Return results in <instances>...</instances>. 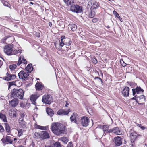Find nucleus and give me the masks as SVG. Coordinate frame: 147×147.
I'll return each mask as SVG.
<instances>
[{"label": "nucleus", "instance_id": "52", "mask_svg": "<svg viewBox=\"0 0 147 147\" xmlns=\"http://www.w3.org/2000/svg\"><path fill=\"white\" fill-rule=\"evenodd\" d=\"M9 37H10V36H5L4 37L3 39H2V40H3L4 41H5V40H6L8 38H9Z\"/></svg>", "mask_w": 147, "mask_h": 147}, {"label": "nucleus", "instance_id": "33", "mask_svg": "<svg viewBox=\"0 0 147 147\" xmlns=\"http://www.w3.org/2000/svg\"><path fill=\"white\" fill-rule=\"evenodd\" d=\"M17 130L18 131V136L19 137H20L23 134V132L24 130L18 128L17 129Z\"/></svg>", "mask_w": 147, "mask_h": 147}, {"label": "nucleus", "instance_id": "53", "mask_svg": "<svg viewBox=\"0 0 147 147\" xmlns=\"http://www.w3.org/2000/svg\"><path fill=\"white\" fill-rule=\"evenodd\" d=\"M67 147H73L72 143L70 142L67 145Z\"/></svg>", "mask_w": 147, "mask_h": 147}, {"label": "nucleus", "instance_id": "5", "mask_svg": "<svg viewBox=\"0 0 147 147\" xmlns=\"http://www.w3.org/2000/svg\"><path fill=\"white\" fill-rule=\"evenodd\" d=\"M82 7L77 5H75L71 6L70 9L73 12L76 13H80L82 11Z\"/></svg>", "mask_w": 147, "mask_h": 147}, {"label": "nucleus", "instance_id": "25", "mask_svg": "<svg viewBox=\"0 0 147 147\" xmlns=\"http://www.w3.org/2000/svg\"><path fill=\"white\" fill-rule=\"evenodd\" d=\"M25 69L26 70V71H27L28 73H30L33 69L32 65L31 64H28L26 67Z\"/></svg>", "mask_w": 147, "mask_h": 147}, {"label": "nucleus", "instance_id": "36", "mask_svg": "<svg viewBox=\"0 0 147 147\" xmlns=\"http://www.w3.org/2000/svg\"><path fill=\"white\" fill-rule=\"evenodd\" d=\"M34 137L35 138H40V132H35Z\"/></svg>", "mask_w": 147, "mask_h": 147}, {"label": "nucleus", "instance_id": "44", "mask_svg": "<svg viewBox=\"0 0 147 147\" xmlns=\"http://www.w3.org/2000/svg\"><path fill=\"white\" fill-rule=\"evenodd\" d=\"M136 125L137 126L140 127L142 129V130H144L146 129V127H145L142 126L141 124L137 123Z\"/></svg>", "mask_w": 147, "mask_h": 147}, {"label": "nucleus", "instance_id": "39", "mask_svg": "<svg viewBox=\"0 0 147 147\" xmlns=\"http://www.w3.org/2000/svg\"><path fill=\"white\" fill-rule=\"evenodd\" d=\"M64 45H65V44L64 43L63 41H61V42H60L59 45H57V44H55V46L56 48H57L58 45H59V47L60 46L61 48V47L63 46Z\"/></svg>", "mask_w": 147, "mask_h": 147}, {"label": "nucleus", "instance_id": "46", "mask_svg": "<svg viewBox=\"0 0 147 147\" xmlns=\"http://www.w3.org/2000/svg\"><path fill=\"white\" fill-rule=\"evenodd\" d=\"M21 59L22 57H20L19 58L18 61L17 63V65L18 66L20 65L22 63Z\"/></svg>", "mask_w": 147, "mask_h": 147}, {"label": "nucleus", "instance_id": "13", "mask_svg": "<svg viewBox=\"0 0 147 147\" xmlns=\"http://www.w3.org/2000/svg\"><path fill=\"white\" fill-rule=\"evenodd\" d=\"M70 119L72 122H73L76 124H78V116L76 113H74L72 115H71Z\"/></svg>", "mask_w": 147, "mask_h": 147}, {"label": "nucleus", "instance_id": "34", "mask_svg": "<svg viewBox=\"0 0 147 147\" xmlns=\"http://www.w3.org/2000/svg\"><path fill=\"white\" fill-rule=\"evenodd\" d=\"M21 50L20 49H18V50H13V49L12 53V55H15L16 54L18 53H21Z\"/></svg>", "mask_w": 147, "mask_h": 147}, {"label": "nucleus", "instance_id": "18", "mask_svg": "<svg viewBox=\"0 0 147 147\" xmlns=\"http://www.w3.org/2000/svg\"><path fill=\"white\" fill-rule=\"evenodd\" d=\"M109 126L108 125H100V128L102 129L104 132L106 133H110L112 132L111 129H109Z\"/></svg>", "mask_w": 147, "mask_h": 147}, {"label": "nucleus", "instance_id": "31", "mask_svg": "<svg viewBox=\"0 0 147 147\" xmlns=\"http://www.w3.org/2000/svg\"><path fill=\"white\" fill-rule=\"evenodd\" d=\"M9 115L12 117H16V112L13 110H11L9 112Z\"/></svg>", "mask_w": 147, "mask_h": 147}, {"label": "nucleus", "instance_id": "24", "mask_svg": "<svg viewBox=\"0 0 147 147\" xmlns=\"http://www.w3.org/2000/svg\"><path fill=\"white\" fill-rule=\"evenodd\" d=\"M112 132H113L114 133L117 135H120L122 134V132L117 127H115L113 129H111Z\"/></svg>", "mask_w": 147, "mask_h": 147}, {"label": "nucleus", "instance_id": "61", "mask_svg": "<svg viewBox=\"0 0 147 147\" xmlns=\"http://www.w3.org/2000/svg\"><path fill=\"white\" fill-rule=\"evenodd\" d=\"M36 36H37V37H38L40 36V34H37V35H36Z\"/></svg>", "mask_w": 147, "mask_h": 147}, {"label": "nucleus", "instance_id": "1", "mask_svg": "<svg viewBox=\"0 0 147 147\" xmlns=\"http://www.w3.org/2000/svg\"><path fill=\"white\" fill-rule=\"evenodd\" d=\"M52 132L57 135H59L64 132V127L63 125L58 123H53L51 126Z\"/></svg>", "mask_w": 147, "mask_h": 147}, {"label": "nucleus", "instance_id": "2", "mask_svg": "<svg viewBox=\"0 0 147 147\" xmlns=\"http://www.w3.org/2000/svg\"><path fill=\"white\" fill-rule=\"evenodd\" d=\"M24 91L22 89H14L11 92V97H17L22 99L24 96Z\"/></svg>", "mask_w": 147, "mask_h": 147}, {"label": "nucleus", "instance_id": "28", "mask_svg": "<svg viewBox=\"0 0 147 147\" xmlns=\"http://www.w3.org/2000/svg\"><path fill=\"white\" fill-rule=\"evenodd\" d=\"M65 3H67L68 6L70 7L73 6L74 1L73 0H63Z\"/></svg>", "mask_w": 147, "mask_h": 147}, {"label": "nucleus", "instance_id": "58", "mask_svg": "<svg viewBox=\"0 0 147 147\" xmlns=\"http://www.w3.org/2000/svg\"><path fill=\"white\" fill-rule=\"evenodd\" d=\"M20 105V106L21 107H24V106L23 105V103H21Z\"/></svg>", "mask_w": 147, "mask_h": 147}, {"label": "nucleus", "instance_id": "14", "mask_svg": "<svg viewBox=\"0 0 147 147\" xmlns=\"http://www.w3.org/2000/svg\"><path fill=\"white\" fill-rule=\"evenodd\" d=\"M99 6V3L98 2L94 1L92 3V16L95 15V13L96 12V9H97Z\"/></svg>", "mask_w": 147, "mask_h": 147}, {"label": "nucleus", "instance_id": "30", "mask_svg": "<svg viewBox=\"0 0 147 147\" xmlns=\"http://www.w3.org/2000/svg\"><path fill=\"white\" fill-rule=\"evenodd\" d=\"M5 126L6 131L8 134H10L11 133V129L8 123H5Z\"/></svg>", "mask_w": 147, "mask_h": 147}, {"label": "nucleus", "instance_id": "54", "mask_svg": "<svg viewBox=\"0 0 147 147\" xmlns=\"http://www.w3.org/2000/svg\"><path fill=\"white\" fill-rule=\"evenodd\" d=\"M98 20L96 18H94L92 19V22H97Z\"/></svg>", "mask_w": 147, "mask_h": 147}, {"label": "nucleus", "instance_id": "26", "mask_svg": "<svg viewBox=\"0 0 147 147\" xmlns=\"http://www.w3.org/2000/svg\"><path fill=\"white\" fill-rule=\"evenodd\" d=\"M64 43L65 45L67 46H69L71 45L72 42L70 39L66 38L63 40Z\"/></svg>", "mask_w": 147, "mask_h": 147}, {"label": "nucleus", "instance_id": "49", "mask_svg": "<svg viewBox=\"0 0 147 147\" xmlns=\"http://www.w3.org/2000/svg\"><path fill=\"white\" fill-rule=\"evenodd\" d=\"M25 116V114L23 113H21L20 115V117L19 119H24V117Z\"/></svg>", "mask_w": 147, "mask_h": 147}, {"label": "nucleus", "instance_id": "32", "mask_svg": "<svg viewBox=\"0 0 147 147\" xmlns=\"http://www.w3.org/2000/svg\"><path fill=\"white\" fill-rule=\"evenodd\" d=\"M70 27L71 30L74 31H75L77 28V26L74 24H72L70 25Z\"/></svg>", "mask_w": 147, "mask_h": 147}, {"label": "nucleus", "instance_id": "10", "mask_svg": "<svg viewBox=\"0 0 147 147\" xmlns=\"http://www.w3.org/2000/svg\"><path fill=\"white\" fill-rule=\"evenodd\" d=\"M133 92V95L134 96L136 95V93L137 94L141 93L143 92L144 90L142 89L140 87H137L136 89H132Z\"/></svg>", "mask_w": 147, "mask_h": 147}, {"label": "nucleus", "instance_id": "3", "mask_svg": "<svg viewBox=\"0 0 147 147\" xmlns=\"http://www.w3.org/2000/svg\"><path fill=\"white\" fill-rule=\"evenodd\" d=\"M42 100L43 103L46 104H50L53 101L52 96L48 94L44 95Z\"/></svg>", "mask_w": 147, "mask_h": 147}, {"label": "nucleus", "instance_id": "50", "mask_svg": "<svg viewBox=\"0 0 147 147\" xmlns=\"http://www.w3.org/2000/svg\"><path fill=\"white\" fill-rule=\"evenodd\" d=\"M94 79L95 80H98L99 82H102V80L101 79V78H100L98 77H95Z\"/></svg>", "mask_w": 147, "mask_h": 147}, {"label": "nucleus", "instance_id": "56", "mask_svg": "<svg viewBox=\"0 0 147 147\" xmlns=\"http://www.w3.org/2000/svg\"><path fill=\"white\" fill-rule=\"evenodd\" d=\"M3 64V62L2 61L0 60V68L1 67V66Z\"/></svg>", "mask_w": 147, "mask_h": 147}, {"label": "nucleus", "instance_id": "20", "mask_svg": "<svg viewBox=\"0 0 147 147\" xmlns=\"http://www.w3.org/2000/svg\"><path fill=\"white\" fill-rule=\"evenodd\" d=\"M39 96L37 94L32 95L30 97V100L32 103L34 105H36V100L39 97Z\"/></svg>", "mask_w": 147, "mask_h": 147}, {"label": "nucleus", "instance_id": "60", "mask_svg": "<svg viewBox=\"0 0 147 147\" xmlns=\"http://www.w3.org/2000/svg\"><path fill=\"white\" fill-rule=\"evenodd\" d=\"M119 20L121 22H122L123 20H122V19L121 18H120V17L119 18Z\"/></svg>", "mask_w": 147, "mask_h": 147}, {"label": "nucleus", "instance_id": "7", "mask_svg": "<svg viewBox=\"0 0 147 147\" xmlns=\"http://www.w3.org/2000/svg\"><path fill=\"white\" fill-rule=\"evenodd\" d=\"M18 76L20 79L25 80L29 76L28 73L26 70H22L18 74Z\"/></svg>", "mask_w": 147, "mask_h": 147}, {"label": "nucleus", "instance_id": "43", "mask_svg": "<svg viewBox=\"0 0 147 147\" xmlns=\"http://www.w3.org/2000/svg\"><path fill=\"white\" fill-rule=\"evenodd\" d=\"M120 63L121 65L123 67H125L127 65V64L125 63L122 59L120 60Z\"/></svg>", "mask_w": 147, "mask_h": 147}, {"label": "nucleus", "instance_id": "15", "mask_svg": "<svg viewBox=\"0 0 147 147\" xmlns=\"http://www.w3.org/2000/svg\"><path fill=\"white\" fill-rule=\"evenodd\" d=\"M114 141L115 145L117 146H120L122 144L121 138L119 136L114 138Z\"/></svg>", "mask_w": 147, "mask_h": 147}, {"label": "nucleus", "instance_id": "23", "mask_svg": "<svg viewBox=\"0 0 147 147\" xmlns=\"http://www.w3.org/2000/svg\"><path fill=\"white\" fill-rule=\"evenodd\" d=\"M46 111L48 115L50 117H52L54 113V111L51 109L49 107L46 109Z\"/></svg>", "mask_w": 147, "mask_h": 147}, {"label": "nucleus", "instance_id": "12", "mask_svg": "<svg viewBox=\"0 0 147 147\" xmlns=\"http://www.w3.org/2000/svg\"><path fill=\"white\" fill-rule=\"evenodd\" d=\"M40 138L45 139L49 138V133L46 131H42L40 132Z\"/></svg>", "mask_w": 147, "mask_h": 147}, {"label": "nucleus", "instance_id": "40", "mask_svg": "<svg viewBox=\"0 0 147 147\" xmlns=\"http://www.w3.org/2000/svg\"><path fill=\"white\" fill-rule=\"evenodd\" d=\"M16 67L17 65L15 64L10 65L9 66V68L12 71L14 70L16 68Z\"/></svg>", "mask_w": 147, "mask_h": 147}, {"label": "nucleus", "instance_id": "37", "mask_svg": "<svg viewBox=\"0 0 147 147\" xmlns=\"http://www.w3.org/2000/svg\"><path fill=\"white\" fill-rule=\"evenodd\" d=\"M0 118L4 121H5L6 119V117L5 115L2 113L0 114Z\"/></svg>", "mask_w": 147, "mask_h": 147}, {"label": "nucleus", "instance_id": "29", "mask_svg": "<svg viewBox=\"0 0 147 147\" xmlns=\"http://www.w3.org/2000/svg\"><path fill=\"white\" fill-rule=\"evenodd\" d=\"M35 128L41 130H45L46 129V127L40 126L37 124H35L34 125Z\"/></svg>", "mask_w": 147, "mask_h": 147}, {"label": "nucleus", "instance_id": "59", "mask_svg": "<svg viewBox=\"0 0 147 147\" xmlns=\"http://www.w3.org/2000/svg\"><path fill=\"white\" fill-rule=\"evenodd\" d=\"M45 147H53V146H46V145H45Z\"/></svg>", "mask_w": 147, "mask_h": 147}, {"label": "nucleus", "instance_id": "57", "mask_svg": "<svg viewBox=\"0 0 147 147\" xmlns=\"http://www.w3.org/2000/svg\"><path fill=\"white\" fill-rule=\"evenodd\" d=\"M49 24L50 27H51L52 25V23L51 22H49Z\"/></svg>", "mask_w": 147, "mask_h": 147}, {"label": "nucleus", "instance_id": "62", "mask_svg": "<svg viewBox=\"0 0 147 147\" xmlns=\"http://www.w3.org/2000/svg\"><path fill=\"white\" fill-rule=\"evenodd\" d=\"M30 4H32V5H33L34 4V3L33 2H30Z\"/></svg>", "mask_w": 147, "mask_h": 147}, {"label": "nucleus", "instance_id": "42", "mask_svg": "<svg viewBox=\"0 0 147 147\" xmlns=\"http://www.w3.org/2000/svg\"><path fill=\"white\" fill-rule=\"evenodd\" d=\"M8 84V88L9 89L11 86L13 85H15V82L14 81L9 82Z\"/></svg>", "mask_w": 147, "mask_h": 147}, {"label": "nucleus", "instance_id": "45", "mask_svg": "<svg viewBox=\"0 0 147 147\" xmlns=\"http://www.w3.org/2000/svg\"><path fill=\"white\" fill-rule=\"evenodd\" d=\"M21 57H22L21 59H22V63H23L25 64H26L27 63V61L26 60V59L24 58V57H23L22 56Z\"/></svg>", "mask_w": 147, "mask_h": 147}, {"label": "nucleus", "instance_id": "17", "mask_svg": "<svg viewBox=\"0 0 147 147\" xmlns=\"http://www.w3.org/2000/svg\"><path fill=\"white\" fill-rule=\"evenodd\" d=\"M12 137L9 136H6L5 138L3 139V142L6 144H8L9 143L11 144L12 143Z\"/></svg>", "mask_w": 147, "mask_h": 147}, {"label": "nucleus", "instance_id": "38", "mask_svg": "<svg viewBox=\"0 0 147 147\" xmlns=\"http://www.w3.org/2000/svg\"><path fill=\"white\" fill-rule=\"evenodd\" d=\"M61 140L65 144H67L68 140L66 137H63L61 138Z\"/></svg>", "mask_w": 147, "mask_h": 147}, {"label": "nucleus", "instance_id": "55", "mask_svg": "<svg viewBox=\"0 0 147 147\" xmlns=\"http://www.w3.org/2000/svg\"><path fill=\"white\" fill-rule=\"evenodd\" d=\"M66 38H65V36H62L61 38V41H63L64 40H65V39H66Z\"/></svg>", "mask_w": 147, "mask_h": 147}, {"label": "nucleus", "instance_id": "4", "mask_svg": "<svg viewBox=\"0 0 147 147\" xmlns=\"http://www.w3.org/2000/svg\"><path fill=\"white\" fill-rule=\"evenodd\" d=\"M12 47L11 45H7L4 46V51L5 53L8 55H12Z\"/></svg>", "mask_w": 147, "mask_h": 147}, {"label": "nucleus", "instance_id": "22", "mask_svg": "<svg viewBox=\"0 0 147 147\" xmlns=\"http://www.w3.org/2000/svg\"><path fill=\"white\" fill-rule=\"evenodd\" d=\"M129 89L128 87H125L123 91V95L125 97L128 96L129 95Z\"/></svg>", "mask_w": 147, "mask_h": 147}, {"label": "nucleus", "instance_id": "11", "mask_svg": "<svg viewBox=\"0 0 147 147\" xmlns=\"http://www.w3.org/2000/svg\"><path fill=\"white\" fill-rule=\"evenodd\" d=\"M130 136L131 139V142H134L138 136V134L135 131L132 130L130 131Z\"/></svg>", "mask_w": 147, "mask_h": 147}, {"label": "nucleus", "instance_id": "9", "mask_svg": "<svg viewBox=\"0 0 147 147\" xmlns=\"http://www.w3.org/2000/svg\"><path fill=\"white\" fill-rule=\"evenodd\" d=\"M19 102V100L16 98L9 101L10 105L14 107H16L18 105Z\"/></svg>", "mask_w": 147, "mask_h": 147}, {"label": "nucleus", "instance_id": "41", "mask_svg": "<svg viewBox=\"0 0 147 147\" xmlns=\"http://www.w3.org/2000/svg\"><path fill=\"white\" fill-rule=\"evenodd\" d=\"M1 2L4 6H7L9 8L11 7L10 6H9V3L7 2L4 1H2Z\"/></svg>", "mask_w": 147, "mask_h": 147}, {"label": "nucleus", "instance_id": "47", "mask_svg": "<svg viewBox=\"0 0 147 147\" xmlns=\"http://www.w3.org/2000/svg\"><path fill=\"white\" fill-rule=\"evenodd\" d=\"M113 14L118 18H120L119 15L117 13V12L115 11H113Z\"/></svg>", "mask_w": 147, "mask_h": 147}, {"label": "nucleus", "instance_id": "35", "mask_svg": "<svg viewBox=\"0 0 147 147\" xmlns=\"http://www.w3.org/2000/svg\"><path fill=\"white\" fill-rule=\"evenodd\" d=\"M53 145L54 146L53 147H62V146L60 143L58 141L54 143Z\"/></svg>", "mask_w": 147, "mask_h": 147}, {"label": "nucleus", "instance_id": "16", "mask_svg": "<svg viewBox=\"0 0 147 147\" xmlns=\"http://www.w3.org/2000/svg\"><path fill=\"white\" fill-rule=\"evenodd\" d=\"M7 76L4 77V79L7 81H9L15 78L16 76L14 74H11L8 73L6 74Z\"/></svg>", "mask_w": 147, "mask_h": 147}, {"label": "nucleus", "instance_id": "8", "mask_svg": "<svg viewBox=\"0 0 147 147\" xmlns=\"http://www.w3.org/2000/svg\"><path fill=\"white\" fill-rule=\"evenodd\" d=\"M89 122V119L86 116H83L81 117V122L82 125L84 127H86L88 125Z\"/></svg>", "mask_w": 147, "mask_h": 147}, {"label": "nucleus", "instance_id": "63", "mask_svg": "<svg viewBox=\"0 0 147 147\" xmlns=\"http://www.w3.org/2000/svg\"><path fill=\"white\" fill-rule=\"evenodd\" d=\"M69 105V104H68V103H66V105H65V106L66 107H67V105Z\"/></svg>", "mask_w": 147, "mask_h": 147}, {"label": "nucleus", "instance_id": "6", "mask_svg": "<svg viewBox=\"0 0 147 147\" xmlns=\"http://www.w3.org/2000/svg\"><path fill=\"white\" fill-rule=\"evenodd\" d=\"M132 98V99L135 100L138 103L141 104L144 102L145 100V98L144 95H141L139 96L137 95Z\"/></svg>", "mask_w": 147, "mask_h": 147}, {"label": "nucleus", "instance_id": "48", "mask_svg": "<svg viewBox=\"0 0 147 147\" xmlns=\"http://www.w3.org/2000/svg\"><path fill=\"white\" fill-rule=\"evenodd\" d=\"M5 130L4 127L1 125H0V133H2L4 132Z\"/></svg>", "mask_w": 147, "mask_h": 147}, {"label": "nucleus", "instance_id": "19", "mask_svg": "<svg viewBox=\"0 0 147 147\" xmlns=\"http://www.w3.org/2000/svg\"><path fill=\"white\" fill-rule=\"evenodd\" d=\"M18 123L20 127L24 128L26 127L27 126V123L24 121V119L18 120Z\"/></svg>", "mask_w": 147, "mask_h": 147}, {"label": "nucleus", "instance_id": "51", "mask_svg": "<svg viewBox=\"0 0 147 147\" xmlns=\"http://www.w3.org/2000/svg\"><path fill=\"white\" fill-rule=\"evenodd\" d=\"M97 62V61L96 59L95 58H92V63H96Z\"/></svg>", "mask_w": 147, "mask_h": 147}, {"label": "nucleus", "instance_id": "21", "mask_svg": "<svg viewBox=\"0 0 147 147\" xmlns=\"http://www.w3.org/2000/svg\"><path fill=\"white\" fill-rule=\"evenodd\" d=\"M69 112V111L68 110L65 111L63 109H60L58 111L57 114L59 115H63L68 114Z\"/></svg>", "mask_w": 147, "mask_h": 147}, {"label": "nucleus", "instance_id": "27", "mask_svg": "<svg viewBox=\"0 0 147 147\" xmlns=\"http://www.w3.org/2000/svg\"><path fill=\"white\" fill-rule=\"evenodd\" d=\"M35 87L36 90H41L44 87L41 84L38 82L36 84Z\"/></svg>", "mask_w": 147, "mask_h": 147}, {"label": "nucleus", "instance_id": "64", "mask_svg": "<svg viewBox=\"0 0 147 147\" xmlns=\"http://www.w3.org/2000/svg\"><path fill=\"white\" fill-rule=\"evenodd\" d=\"M23 147V146H20L19 147Z\"/></svg>", "mask_w": 147, "mask_h": 147}]
</instances>
